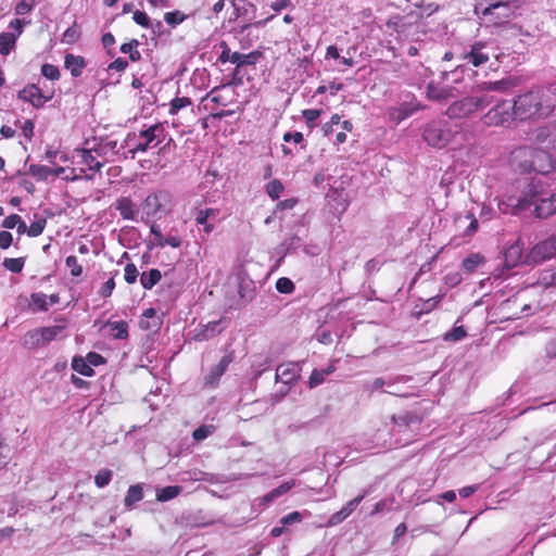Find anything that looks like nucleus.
Here are the masks:
<instances>
[{
  "mask_svg": "<svg viewBox=\"0 0 556 556\" xmlns=\"http://www.w3.org/2000/svg\"><path fill=\"white\" fill-rule=\"evenodd\" d=\"M138 275L139 273L135 264L129 263L125 266L124 278L127 283H135L138 278Z\"/></svg>",
  "mask_w": 556,
  "mask_h": 556,
  "instance_id": "obj_58",
  "label": "nucleus"
},
{
  "mask_svg": "<svg viewBox=\"0 0 556 556\" xmlns=\"http://www.w3.org/2000/svg\"><path fill=\"white\" fill-rule=\"evenodd\" d=\"M182 491L180 485H167L156 490V500L159 502H167L178 496Z\"/></svg>",
  "mask_w": 556,
  "mask_h": 556,
  "instance_id": "obj_30",
  "label": "nucleus"
},
{
  "mask_svg": "<svg viewBox=\"0 0 556 556\" xmlns=\"http://www.w3.org/2000/svg\"><path fill=\"white\" fill-rule=\"evenodd\" d=\"M516 8L515 1H498L489 4L482 14L484 16H492V21L495 24H502L513 16Z\"/></svg>",
  "mask_w": 556,
  "mask_h": 556,
  "instance_id": "obj_10",
  "label": "nucleus"
},
{
  "mask_svg": "<svg viewBox=\"0 0 556 556\" xmlns=\"http://www.w3.org/2000/svg\"><path fill=\"white\" fill-rule=\"evenodd\" d=\"M138 137L137 132H129L125 137L123 143H121V148H123V150L126 148L128 149L127 152L131 155V159H134L137 153H141V150H136V144L140 141Z\"/></svg>",
  "mask_w": 556,
  "mask_h": 556,
  "instance_id": "obj_36",
  "label": "nucleus"
},
{
  "mask_svg": "<svg viewBox=\"0 0 556 556\" xmlns=\"http://www.w3.org/2000/svg\"><path fill=\"white\" fill-rule=\"evenodd\" d=\"M65 265L71 269L73 277H79L83 274V267L78 264V260L75 255H70L65 260Z\"/></svg>",
  "mask_w": 556,
  "mask_h": 556,
  "instance_id": "obj_50",
  "label": "nucleus"
},
{
  "mask_svg": "<svg viewBox=\"0 0 556 556\" xmlns=\"http://www.w3.org/2000/svg\"><path fill=\"white\" fill-rule=\"evenodd\" d=\"M513 103L516 116L520 121L545 117L556 106V87L527 91L519 94Z\"/></svg>",
  "mask_w": 556,
  "mask_h": 556,
  "instance_id": "obj_2",
  "label": "nucleus"
},
{
  "mask_svg": "<svg viewBox=\"0 0 556 556\" xmlns=\"http://www.w3.org/2000/svg\"><path fill=\"white\" fill-rule=\"evenodd\" d=\"M517 118L514 103L507 100L498 101L483 116L482 123L486 126H509Z\"/></svg>",
  "mask_w": 556,
  "mask_h": 556,
  "instance_id": "obj_4",
  "label": "nucleus"
},
{
  "mask_svg": "<svg viewBox=\"0 0 556 556\" xmlns=\"http://www.w3.org/2000/svg\"><path fill=\"white\" fill-rule=\"evenodd\" d=\"M283 189L285 187L279 179H273L266 185V192L273 200H278Z\"/></svg>",
  "mask_w": 556,
  "mask_h": 556,
  "instance_id": "obj_40",
  "label": "nucleus"
},
{
  "mask_svg": "<svg viewBox=\"0 0 556 556\" xmlns=\"http://www.w3.org/2000/svg\"><path fill=\"white\" fill-rule=\"evenodd\" d=\"M260 53L256 51L250 52L248 54H243L240 52H233L231 54V63L236 64L238 67L244 65H254L258 60Z\"/></svg>",
  "mask_w": 556,
  "mask_h": 556,
  "instance_id": "obj_28",
  "label": "nucleus"
},
{
  "mask_svg": "<svg viewBox=\"0 0 556 556\" xmlns=\"http://www.w3.org/2000/svg\"><path fill=\"white\" fill-rule=\"evenodd\" d=\"M106 327L110 328L111 336L114 339H126L128 337V324L125 320L111 321L106 323Z\"/></svg>",
  "mask_w": 556,
  "mask_h": 556,
  "instance_id": "obj_29",
  "label": "nucleus"
},
{
  "mask_svg": "<svg viewBox=\"0 0 556 556\" xmlns=\"http://www.w3.org/2000/svg\"><path fill=\"white\" fill-rule=\"evenodd\" d=\"M471 97L473 98V102H475V106H476L477 111L485 109L493 101V97L488 96V94L471 96Z\"/></svg>",
  "mask_w": 556,
  "mask_h": 556,
  "instance_id": "obj_62",
  "label": "nucleus"
},
{
  "mask_svg": "<svg viewBox=\"0 0 556 556\" xmlns=\"http://www.w3.org/2000/svg\"><path fill=\"white\" fill-rule=\"evenodd\" d=\"M514 84L510 79H501L496 81H481L477 84L473 88V92H484V91H498L503 92L511 88Z\"/></svg>",
  "mask_w": 556,
  "mask_h": 556,
  "instance_id": "obj_19",
  "label": "nucleus"
},
{
  "mask_svg": "<svg viewBox=\"0 0 556 556\" xmlns=\"http://www.w3.org/2000/svg\"><path fill=\"white\" fill-rule=\"evenodd\" d=\"M467 336V331L463 326H455L447 331L443 339L447 342H458Z\"/></svg>",
  "mask_w": 556,
  "mask_h": 556,
  "instance_id": "obj_41",
  "label": "nucleus"
},
{
  "mask_svg": "<svg viewBox=\"0 0 556 556\" xmlns=\"http://www.w3.org/2000/svg\"><path fill=\"white\" fill-rule=\"evenodd\" d=\"M214 430H215L214 426L203 425L193 431L192 437L195 441H202V440L206 439L208 435H211L214 432Z\"/></svg>",
  "mask_w": 556,
  "mask_h": 556,
  "instance_id": "obj_49",
  "label": "nucleus"
},
{
  "mask_svg": "<svg viewBox=\"0 0 556 556\" xmlns=\"http://www.w3.org/2000/svg\"><path fill=\"white\" fill-rule=\"evenodd\" d=\"M80 37V31L76 25L68 27L62 37V41L67 45L75 43Z\"/></svg>",
  "mask_w": 556,
  "mask_h": 556,
  "instance_id": "obj_45",
  "label": "nucleus"
},
{
  "mask_svg": "<svg viewBox=\"0 0 556 556\" xmlns=\"http://www.w3.org/2000/svg\"><path fill=\"white\" fill-rule=\"evenodd\" d=\"M293 486V481H285L280 485L268 492L266 495H264L263 501L265 503H270L276 498L280 497L281 495L286 494L287 492H289Z\"/></svg>",
  "mask_w": 556,
  "mask_h": 556,
  "instance_id": "obj_32",
  "label": "nucleus"
},
{
  "mask_svg": "<svg viewBox=\"0 0 556 556\" xmlns=\"http://www.w3.org/2000/svg\"><path fill=\"white\" fill-rule=\"evenodd\" d=\"M139 41L131 39L129 42H125L121 46L119 50L124 54H129V59L132 62H137L141 59V53L138 51Z\"/></svg>",
  "mask_w": 556,
  "mask_h": 556,
  "instance_id": "obj_34",
  "label": "nucleus"
},
{
  "mask_svg": "<svg viewBox=\"0 0 556 556\" xmlns=\"http://www.w3.org/2000/svg\"><path fill=\"white\" fill-rule=\"evenodd\" d=\"M333 370L334 367L332 365L324 369H314L307 382H323L326 376L330 375Z\"/></svg>",
  "mask_w": 556,
  "mask_h": 556,
  "instance_id": "obj_48",
  "label": "nucleus"
},
{
  "mask_svg": "<svg viewBox=\"0 0 556 556\" xmlns=\"http://www.w3.org/2000/svg\"><path fill=\"white\" fill-rule=\"evenodd\" d=\"M113 472L110 469H101L98 471V473L94 477V483L98 488H104L106 486L111 479H112Z\"/></svg>",
  "mask_w": 556,
  "mask_h": 556,
  "instance_id": "obj_44",
  "label": "nucleus"
},
{
  "mask_svg": "<svg viewBox=\"0 0 556 556\" xmlns=\"http://www.w3.org/2000/svg\"><path fill=\"white\" fill-rule=\"evenodd\" d=\"M532 147H520L514 151V159H523L520 168L523 172L548 174L555 165L553 153L556 152V118L529 132Z\"/></svg>",
  "mask_w": 556,
  "mask_h": 556,
  "instance_id": "obj_1",
  "label": "nucleus"
},
{
  "mask_svg": "<svg viewBox=\"0 0 556 556\" xmlns=\"http://www.w3.org/2000/svg\"><path fill=\"white\" fill-rule=\"evenodd\" d=\"M425 106L416 98H412L410 101H404L399 106L389 110V116L392 121L397 124L407 117L412 116L416 112L424 110Z\"/></svg>",
  "mask_w": 556,
  "mask_h": 556,
  "instance_id": "obj_15",
  "label": "nucleus"
},
{
  "mask_svg": "<svg viewBox=\"0 0 556 556\" xmlns=\"http://www.w3.org/2000/svg\"><path fill=\"white\" fill-rule=\"evenodd\" d=\"M114 289H115V281H114V276H112L108 281H105L102 285V287L100 288L98 293L102 298H109L112 295Z\"/></svg>",
  "mask_w": 556,
  "mask_h": 556,
  "instance_id": "obj_63",
  "label": "nucleus"
},
{
  "mask_svg": "<svg viewBox=\"0 0 556 556\" xmlns=\"http://www.w3.org/2000/svg\"><path fill=\"white\" fill-rule=\"evenodd\" d=\"M302 520H303V516H302V514L300 511H292V513L283 516L279 520V523L286 528L288 526H292L294 523H299Z\"/></svg>",
  "mask_w": 556,
  "mask_h": 556,
  "instance_id": "obj_56",
  "label": "nucleus"
},
{
  "mask_svg": "<svg viewBox=\"0 0 556 556\" xmlns=\"http://www.w3.org/2000/svg\"><path fill=\"white\" fill-rule=\"evenodd\" d=\"M422 138L429 146L441 149L450 142L452 132L442 122L433 121L425 126Z\"/></svg>",
  "mask_w": 556,
  "mask_h": 556,
  "instance_id": "obj_6",
  "label": "nucleus"
},
{
  "mask_svg": "<svg viewBox=\"0 0 556 556\" xmlns=\"http://www.w3.org/2000/svg\"><path fill=\"white\" fill-rule=\"evenodd\" d=\"M41 74L50 80H58L60 78L59 68L55 65L49 63H46L41 66Z\"/></svg>",
  "mask_w": 556,
  "mask_h": 556,
  "instance_id": "obj_51",
  "label": "nucleus"
},
{
  "mask_svg": "<svg viewBox=\"0 0 556 556\" xmlns=\"http://www.w3.org/2000/svg\"><path fill=\"white\" fill-rule=\"evenodd\" d=\"M219 214V208L206 206L203 207L201 205L195 206L191 211V216L195 225L202 227L200 231L204 232L206 236L214 231Z\"/></svg>",
  "mask_w": 556,
  "mask_h": 556,
  "instance_id": "obj_7",
  "label": "nucleus"
},
{
  "mask_svg": "<svg viewBox=\"0 0 556 556\" xmlns=\"http://www.w3.org/2000/svg\"><path fill=\"white\" fill-rule=\"evenodd\" d=\"M191 104V100L187 97H182V98H175L172 100L170 102V108H169V113L170 114H176L178 113L179 110L188 106Z\"/></svg>",
  "mask_w": 556,
  "mask_h": 556,
  "instance_id": "obj_57",
  "label": "nucleus"
},
{
  "mask_svg": "<svg viewBox=\"0 0 556 556\" xmlns=\"http://www.w3.org/2000/svg\"><path fill=\"white\" fill-rule=\"evenodd\" d=\"M186 15L180 11L167 12L164 15V21L172 27H176L186 20Z\"/></svg>",
  "mask_w": 556,
  "mask_h": 556,
  "instance_id": "obj_46",
  "label": "nucleus"
},
{
  "mask_svg": "<svg viewBox=\"0 0 556 556\" xmlns=\"http://www.w3.org/2000/svg\"><path fill=\"white\" fill-rule=\"evenodd\" d=\"M31 304L37 307L38 311L47 312L49 308L48 295L42 292H35L30 295Z\"/></svg>",
  "mask_w": 556,
  "mask_h": 556,
  "instance_id": "obj_42",
  "label": "nucleus"
},
{
  "mask_svg": "<svg viewBox=\"0 0 556 556\" xmlns=\"http://www.w3.org/2000/svg\"><path fill=\"white\" fill-rule=\"evenodd\" d=\"M484 262L483 256L479 253H472L463 261V268L467 273L475 271Z\"/></svg>",
  "mask_w": 556,
  "mask_h": 556,
  "instance_id": "obj_37",
  "label": "nucleus"
},
{
  "mask_svg": "<svg viewBox=\"0 0 556 556\" xmlns=\"http://www.w3.org/2000/svg\"><path fill=\"white\" fill-rule=\"evenodd\" d=\"M235 359V352L227 351L225 355L220 358L218 364L213 366L208 372L206 382H216L220 379V377L228 370L229 365Z\"/></svg>",
  "mask_w": 556,
  "mask_h": 556,
  "instance_id": "obj_18",
  "label": "nucleus"
},
{
  "mask_svg": "<svg viewBox=\"0 0 556 556\" xmlns=\"http://www.w3.org/2000/svg\"><path fill=\"white\" fill-rule=\"evenodd\" d=\"M530 182H536L540 185L538 187V195L533 197L532 205H534V211L538 217L546 218L556 213V195L546 194L543 192L544 184L540 179H532Z\"/></svg>",
  "mask_w": 556,
  "mask_h": 556,
  "instance_id": "obj_8",
  "label": "nucleus"
},
{
  "mask_svg": "<svg viewBox=\"0 0 556 556\" xmlns=\"http://www.w3.org/2000/svg\"><path fill=\"white\" fill-rule=\"evenodd\" d=\"M36 4V0H22L15 7V13L17 15H25L29 13Z\"/></svg>",
  "mask_w": 556,
  "mask_h": 556,
  "instance_id": "obj_59",
  "label": "nucleus"
},
{
  "mask_svg": "<svg viewBox=\"0 0 556 556\" xmlns=\"http://www.w3.org/2000/svg\"><path fill=\"white\" fill-rule=\"evenodd\" d=\"M486 43L484 41H476L470 45L467 49L462 53V59L466 62V64H471L475 67H479L485 64L491 54L485 51Z\"/></svg>",
  "mask_w": 556,
  "mask_h": 556,
  "instance_id": "obj_11",
  "label": "nucleus"
},
{
  "mask_svg": "<svg viewBox=\"0 0 556 556\" xmlns=\"http://www.w3.org/2000/svg\"><path fill=\"white\" fill-rule=\"evenodd\" d=\"M300 377L298 363L281 364L276 368L275 382H296Z\"/></svg>",
  "mask_w": 556,
  "mask_h": 556,
  "instance_id": "obj_16",
  "label": "nucleus"
},
{
  "mask_svg": "<svg viewBox=\"0 0 556 556\" xmlns=\"http://www.w3.org/2000/svg\"><path fill=\"white\" fill-rule=\"evenodd\" d=\"M477 112L473 98L471 96L464 97L453 102L445 111L447 117L453 119L466 118Z\"/></svg>",
  "mask_w": 556,
  "mask_h": 556,
  "instance_id": "obj_13",
  "label": "nucleus"
},
{
  "mask_svg": "<svg viewBox=\"0 0 556 556\" xmlns=\"http://www.w3.org/2000/svg\"><path fill=\"white\" fill-rule=\"evenodd\" d=\"M239 295L247 303L254 298V289L250 287V283L241 282L239 285Z\"/></svg>",
  "mask_w": 556,
  "mask_h": 556,
  "instance_id": "obj_61",
  "label": "nucleus"
},
{
  "mask_svg": "<svg viewBox=\"0 0 556 556\" xmlns=\"http://www.w3.org/2000/svg\"><path fill=\"white\" fill-rule=\"evenodd\" d=\"M77 157L79 159L78 163L86 165L87 168L92 173H98L103 167V163L96 160V156L92 154L91 150L78 151Z\"/></svg>",
  "mask_w": 556,
  "mask_h": 556,
  "instance_id": "obj_21",
  "label": "nucleus"
},
{
  "mask_svg": "<svg viewBox=\"0 0 556 556\" xmlns=\"http://www.w3.org/2000/svg\"><path fill=\"white\" fill-rule=\"evenodd\" d=\"M46 219L45 218H38L34 220L30 226L28 227V236L29 237H38L42 233L46 227Z\"/></svg>",
  "mask_w": 556,
  "mask_h": 556,
  "instance_id": "obj_53",
  "label": "nucleus"
},
{
  "mask_svg": "<svg viewBox=\"0 0 556 556\" xmlns=\"http://www.w3.org/2000/svg\"><path fill=\"white\" fill-rule=\"evenodd\" d=\"M132 18H134V21H135L138 25H140V26H142V27H147V28H148V27L150 26V18H149V16L147 15V13H146V12H142V11L137 10V11H135V12H134V16H132Z\"/></svg>",
  "mask_w": 556,
  "mask_h": 556,
  "instance_id": "obj_64",
  "label": "nucleus"
},
{
  "mask_svg": "<svg viewBox=\"0 0 556 556\" xmlns=\"http://www.w3.org/2000/svg\"><path fill=\"white\" fill-rule=\"evenodd\" d=\"M169 200V195L166 191H159L152 194H149L142 205L143 214L148 218H154L160 213H165L167 211V202Z\"/></svg>",
  "mask_w": 556,
  "mask_h": 556,
  "instance_id": "obj_9",
  "label": "nucleus"
},
{
  "mask_svg": "<svg viewBox=\"0 0 556 556\" xmlns=\"http://www.w3.org/2000/svg\"><path fill=\"white\" fill-rule=\"evenodd\" d=\"M72 368L74 371L86 377H91L94 372L93 368L90 367L88 361L83 357H74L72 362Z\"/></svg>",
  "mask_w": 556,
  "mask_h": 556,
  "instance_id": "obj_35",
  "label": "nucleus"
},
{
  "mask_svg": "<svg viewBox=\"0 0 556 556\" xmlns=\"http://www.w3.org/2000/svg\"><path fill=\"white\" fill-rule=\"evenodd\" d=\"M2 265L7 270L17 274L23 270L24 265H25V258L24 257H16V258L7 257V258H4Z\"/></svg>",
  "mask_w": 556,
  "mask_h": 556,
  "instance_id": "obj_39",
  "label": "nucleus"
},
{
  "mask_svg": "<svg viewBox=\"0 0 556 556\" xmlns=\"http://www.w3.org/2000/svg\"><path fill=\"white\" fill-rule=\"evenodd\" d=\"M367 492L359 494L358 496L354 497L353 500L349 501L341 509L343 513L349 517L356 507L361 504V502L366 497Z\"/></svg>",
  "mask_w": 556,
  "mask_h": 556,
  "instance_id": "obj_52",
  "label": "nucleus"
},
{
  "mask_svg": "<svg viewBox=\"0 0 556 556\" xmlns=\"http://www.w3.org/2000/svg\"><path fill=\"white\" fill-rule=\"evenodd\" d=\"M17 98L24 102L30 103L34 108L40 109L48 101L51 100V96H45L37 85H27L18 91Z\"/></svg>",
  "mask_w": 556,
  "mask_h": 556,
  "instance_id": "obj_14",
  "label": "nucleus"
},
{
  "mask_svg": "<svg viewBox=\"0 0 556 556\" xmlns=\"http://www.w3.org/2000/svg\"><path fill=\"white\" fill-rule=\"evenodd\" d=\"M11 460V447L0 437V471L7 467Z\"/></svg>",
  "mask_w": 556,
  "mask_h": 556,
  "instance_id": "obj_43",
  "label": "nucleus"
},
{
  "mask_svg": "<svg viewBox=\"0 0 556 556\" xmlns=\"http://www.w3.org/2000/svg\"><path fill=\"white\" fill-rule=\"evenodd\" d=\"M17 39V35L14 33L3 31L0 34V53L3 55L10 54V52L14 49L15 42Z\"/></svg>",
  "mask_w": 556,
  "mask_h": 556,
  "instance_id": "obj_31",
  "label": "nucleus"
},
{
  "mask_svg": "<svg viewBox=\"0 0 556 556\" xmlns=\"http://www.w3.org/2000/svg\"><path fill=\"white\" fill-rule=\"evenodd\" d=\"M115 208L123 219L132 220L135 218V205L130 198L122 197L117 199Z\"/></svg>",
  "mask_w": 556,
  "mask_h": 556,
  "instance_id": "obj_24",
  "label": "nucleus"
},
{
  "mask_svg": "<svg viewBox=\"0 0 556 556\" xmlns=\"http://www.w3.org/2000/svg\"><path fill=\"white\" fill-rule=\"evenodd\" d=\"M302 247V239L296 236L287 237L277 248V252L281 254V258Z\"/></svg>",
  "mask_w": 556,
  "mask_h": 556,
  "instance_id": "obj_22",
  "label": "nucleus"
},
{
  "mask_svg": "<svg viewBox=\"0 0 556 556\" xmlns=\"http://www.w3.org/2000/svg\"><path fill=\"white\" fill-rule=\"evenodd\" d=\"M43 341V344H48L49 342L55 340L65 329L64 326H50V327H41L38 328Z\"/></svg>",
  "mask_w": 556,
  "mask_h": 556,
  "instance_id": "obj_33",
  "label": "nucleus"
},
{
  "mask_svg": "<svg viewBox=\"0 0 556 556\" xmlns=\"http://www.w3.org/2000/svg\"><path fill=\"white\" fill-rule=\"evenodd\" d=\"M140 141L136 144V150H141V153L147 152L149 149L160 146L166 137V130L162 123L151 125L138 132Z\"/></svg>",
  "mask_w": 556,
  "mask_h": 556,
  "instance_id": "obj_5",
  "label": "nucleus"
},
{
  "mask_svg": "<svg viewBox=\"0 0 556 556\" xmlns=\"http://www.w3.org/2000/svg\"><path fill=\"white\" fill-rule=\"evenodd\" d=\"M321 110L306 109L302 111V116L305 119L308 127H314L317 118L321 114Z\"/></svg>",
  "mask_w": 556,
  "mask_h": 556,
  "instance_id": "obj_55",
  "label": "nucleus"
},
{
  "mask_svg": "<svg viewBox=\"0 0 556 556\" xmlns=\"http://www.w3.org/2000/svg\"><path fill=\"white\" fill-rule=\"evenodd\" d=\"M22 344L27 350H35L39 346H43V341L39 329H33L25 333L22 339Z\"/></svg>",
  "mask_w": 556,
  "mask_h": 556,
  "instance_id": "obj_25",
  "label": "nucleus"
},
{
  "mask_svg": "<svg viewBox=\"0 0 556 556\" xmlns=\"http://www.w3.org/2000/svg\"><path fill=\"white\" fill-rule=\"evenodd\" d=\"M538 187H540L539 184L529 182L520 197L502 199L498 202V210L504 214H518L528 210L532 205L533 197L538 195Z\"/></svg>",
  "mask_w": 556,
  "mask_h": 556,
  "instance_id": "obj_3",
  "label": "nucleus"
},
{
  "mask_svg": "<svg viewBox=\"0 0 556 556\" xmlns=\"http://www.w3.org/2000/svg\"><path fill=\"white\" fill-rule=\"evenodd\" d=\"M143 498V488L141 484L130 485L127 494L124 498V505L126 508H132L135 504Z\"/></svg>",
  "mask_w": 556,
  "mask_h": 556,
  "instance_id": "obj_26",
  "label": "nucleus"
},
{
  "mask_svg": "<svg viewBox=\"0 0 556 556\" xmlns=\"http://www.w3.org/2000/svg\"><path fill=\"white\" fill-rule=\"evenodd\" d=\"M276 289L283 294H290L294 291V283L287 277H281L276 281Z\"/></svg>",
  "mask_w": 556,
  "mask_h": 556,
  "instance_id": "obj_47",
  "label": "nucleus"
},
{
  "mask_svg": "<svg viewBox=\"0 0 556 556\" xmlns=\"http://www.w3.org/2000/svg\"><path fill=\"white\" fill-rule=\"evenodd\" d=\"M465 219L469 220V225L467 226V228L465 229L464 231V236L465 237H471L473 236L477 230H478V219L477 217L475 216V214L472 212H468L466 215H465Z\"/></svg>",
  "mask_w": 556,
  "mask_h": 556,
  "instance_id": "obj_54",
  "label": "nucleus"
},
{
  "mask_svg": "<svg viewBox=\"0 0 556 556\" xmlns=\"http://www.w3.org/2000/svg\"><path fill=\"white\" fill-rule=\"evenodd\" d=\"M161 271L156 268H152L141 274L140 283L143 289L151 290L161 280Z\"/></svg>",
  "mask_w": 556,
  "mask_h": 556,
  "instance_id": "obj_27",
  "label": "nucleus"
},
{
  "mask_svg": "<svg viewBox=\"0 0 556 556\" xmlns=\"http://www.w3.org/2000/svg\"><path fill=\"white\" fill-rule=\"evenodd\" d=\"M86 60L80 55H74L72 53H67L64 58V66L66 70L71 72L73 77H79L83 74L84 68L86 67Z\"/></svg>",
  "mask_w": 556,
  "mask_h": 556,
  "instance_id": "obj_20",
  "label": "nucleus"
},
{
  "mask_svg": "<svg viewBox=\"0 0 556 556\" xmlns=\"http://www.w3.org/2000/svg\"><path fill=\"white\" fill-rule=\"evenodd\" d=\"M426 97L433 101H446L451 97L450 89L430 83L426 88Z\"/></svg>",
  "mask_w": 556,
  "mask_h": 556,
  "instance_id": "obj_23",
  "label": "nucleus"
},
{
  "mask_svg": "<svg viewBox=\"0 0 556 556\" xmlns=\"http://www.w3.org/2000/svg\"><path fill=\"white\" fill-rule=\"evenodd\" d=\"M223 323H224L223 319H218V320L208 321L205 325H200L195 329V334H194L195 340L206 341V340L214 338L215 336L220 333L223 331V329L225 328L223 326Z\"/></svg>",
  "mask_w": 556,
  "mask_h": 556,
  "instance_id": "obj_17",
  "label": "nucleus"
},
{
  "mask_svg": "<svg viewBox=\"0 0 556 556\" xmlns=\"http://www.w3.org/2000/svg\"><path fill=\"white\" fill-rule=\"evenodd\" d=\"M29 174L37 180H47L52 176V168L46 165L31 164L29 166Z\"/></svg>",
  "mask_w": 556,
  "mask_h": 556,
  "instance_id": "obj_38",
  "label": "nucleus"
},
{
  "mask_svg": "<svg viewBox=\"0 0 556 556\" xmlns=\"http://www.w3.org/2000/svg\"><path fill=\"white\" fill-rule=\"evenodd\" d=\"M530 256L534 262H543L556 256V235L538 242L531 250Z\"/></svg>",
  "mask_w": 556,
  "mask_h": 556,
  "instance_id": "obj_12",
  "label": "nucleus"
},
{
  "mask_svg": "<svg viewBox=\"0 0 556 556\" xmlns=\"http://www.w3.org/2000/svg\"><path fill=\"white\" fill-rule=\"evenodd\" d=\"M393 420L399 426H406V427H410L412 424H419L420 422V419L418 418V416L412 415V414H406V415H403V416L393 417Z\"/></svg>",
  "mask_w": 556,
  "mask_h": 556,
  "instance_id": "obj_60",
  "label": "nucleus"
}]
</instances>
